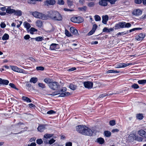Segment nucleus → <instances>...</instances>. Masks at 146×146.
I'll use <instances>...</instances> for the list:
<instances>
[{
    "label": "nucleus",
    "instance_id": "54",
    "mask_svg": "<svg viewBox=\"0 0 146 146\" xmlns=\"http://www.w3.org/2000/svg\"><path fill=\"white\" fill-rule=\"evenodd\" d=\"M44 69V68L42 66H38L36 67V70H43Z\"/></svg>",
    "mask_w": 146,
    "mask_h": 146
},
{
    "label": "nucleus",
    "instance_id": "41",
    "mask_svg": "<svg viewBox=\"0 0 146 146\" xmlns=\"http://www.w3.org/2000/svg\"><path fill=\"white\" fill-rule=\"evenodd\" d=\"M132 88L136 89L139 88V86L137 84L134 83L131 86Z\"/></svg>",
    "mask_w": 146,
    "mask_h": 146
},
{
    "label": "nucleus",
    "instance_id": "48",
    "mask_svg": "<svg viewBox=\"0 0 146 146\" xmlns=\"http://www.w3.org/2000/svg\"><path fill=\"white\" fill-rule=\"evenodd\" d=\"M110 125L111 126H113L115 124V120H112L110 121L109 122Z\"/></svg>",
    "mask_w": 146,
    "mask_h": 146
},
{
    "label": "nucleus",
    "instance_id": "22",
    "mask_svg": "<svg viewBox=\"0 0 146 146\" xmlns=\"http://www.w3.org/2000/svg\"><path fill=\"white\" fill-rule=\"evenodd\" d=\"M146 132L144 130L141 129L138 131V133L139 135L143 137Z\"/></svg>",
    "mask_w": 146,
    "mask_h": 146
},
{
    "label": "nucleus",
    "instance_id": "27",
    "mask_svg": "<svg viewBox=\"0 0 146 146\" xmlns=\"http://www.w3.org/2000/svg\"><path fill=\"white\" fill-rule=\"evenodd\" d=\"M9 38V35L7 33H5L2 37V39L3 40H8Z\"/></svg>",
    "mask_w": 146,
    "mask_h": 146
},
{
    "label": "nucleus",
    "instance_id": "59",
    "mask_svg": "<svg viewBox=\"0 0 146 146\" xmlns=\"http://www.w3.org/2000/svg\"><path fill=\"white\" fill-rule=\"evenodd\" d=\"M116 0H108V1H109L111 4H115Z\"/></svg>",
    "mask_w": 146,
    "mask_h": 146
},
{
    "label": "nucleus",
    "instance_id": "63",
    "mask_svg": "<svg viewBox=\"0 0 146 146\" xmlns=\"http://www.w3.org/2000/svg\"><path fill=\"white\" fill-rule=\"evenodd\" d=\"M98 41H92L90 42V44L93 45V44H98Z\"/></svg>",
    "mask_w": 146,
    "mask_h": 146
},
{
    "label": "nucleus",
    "instance_id": "64",
    "mask_svg": "<svg viewBox=\"0 0 146 146\" xmlns=\"http://www.w3.org/2000/svg\"><path fill=\"white\" fill-rule=\"evenodd\" d=\"M76 69V68L75 67H72L71 68L69 69L68 70V71H73L74 70Z\"/></svg>",
    "mask_w": 146,
    "mask_h": 146
},
{
    "label": "nucleus",
    "instance_id": "45",
    "mask_svg": "<svg viewBox=\"0 0 146 146\" xmlns=\"http://www.w3.org/2000/svg\"><path fill=\"white\" fill-rule=\"evenodd\" d=\"M2 84L7 85L9 83V81L6 80H3Z\"/></svg>",
    "mask_w": 146,
    "mask_h": 146
},
{
    "label": "nucleus",
    "instance_id": "19",
    "mask_svg": "<svg viewBox=\"0 0 146 146\" xmlns=\"http://www.w3.org/2000/svg\"><path fill=\"white\" fill-rule=\"evenodd\" d=\"M71 95V93L68 92L61 93L58 96L60 97H64Z\"/></svg>",
    "mask_w": 146,
    "mask_h": 146
},
{
    "label": "nucleus",
    "instance_id": "16",
    "mask_svg": "<svg viewBox=\"0 0 146 146\" xmlns=\"http://www.w3.org/2000/svg\"><path fill=\"white\" fill-rule=\"evenodd\" d=\"M102 23L104 24H106L108 19V17L107 15L103 16L102 17Z\"/></svg>",
    "mask_w": 146,
    "mask_h": 146
},
{
    "label": "nucleus",
    "instance_id": "46",
    "mask_svg": "<svg viewBox=\"0 0 146 146\" xmlns=\"http://www.w3.org/2000/svg\"><path fill=\"white\" fill-rule=\"evenodd\" d=\"M125 28H129L131 27V25L129 23H126L125 24Z\"/></svg>",
    "mask_w": 146,
    "mask_h": 146
},
{
    "label": "nucleus",
    "instance_id": "56",
    "mask_svg": "<svg viewBox=\"0 0 146 146\" xmlns=\"http://www.w3.org/2000/svg\"><path fill=\"white\" fill-rule=\"evenodd\" d=\"M97 26L96 24H94L93 25L92 30L95 32L97 28Z\"/></svg>",
    "mask_w": 146,
    "mask_h": 146
},
{
    "label": "nucleus",
    "instance_id": "58",
    "mask_svg": "<svg viewBox=\"0 0 146 146\" xmlns=\"http://www.w3.org/2000/svg\"><path fill=\"white\" fill-rule=\"evenodd\" d=\"M67 4L68 6L69 7H71L72 5V2L70 1H68Z\"/></svg>",
    "mask_w": 146,
    "mask_h": 146
},
{
    "label": "nucleus",
    "instance_id": "17",
    "mask_svg": "<svg viewBox=\"0 0 146 146\" xmlns=\"http://www.w3.org/2000/svg\"><path fill=\"white\" fill-rule=\"evenodd\" d=\"M133 14L136 16H139L142 14V11L139 9H136L133 11Z\"/></svg>",
    "mask_w": 146,
    "mask_h": 146
},
{
    "label": "nucleus",
    "instance_id": "49",
    "mask_svg": "<svg viewBox=\"0 0 146 146\" xmlns=\"http://www.w3.org/2000/svg\"><path fill=\"white\" fill-rule=\"evenodd\" d=\"M38 86L39 87H41L42 88H46L45 85L42 83H39L38 84Z\"/></svg>",
    "mask_w": 146,
    "mask_h": 146
},
{
    "label": "nucleus",
    "instance_id": "38",
    "mask_svg": "<svg viewBox=\"0 0 146 146\" xmlns=\"http://www.w3.org/2000/svg\"><path fill=\"white\" fill-rule=\"evenodd\" d=\"M94 17L96 21H98L101 20V18L98 15H95Z\"/></svg>",
    "mask_w": 146,
    "mask_h": 146
},
{
    "label": "nucleus",
    "instance_id": "14",
    "mask_svg": "<svg viewBox=\"0 0 146 146\" xmlns=\"http://www.w3.org/2000/svg\"><path fill=\"white\" fill-rule=\"evenodd\" d=\"M45 47L47 49H50L51 50H56L59 48V46H46Z\"/></svg>",
    "mask_w": 146,
    "mask_h": 146
},
{
    "label": "nucleus",
    "instance_id": "6",
    "mask_svg": "<svg viewBox=\"0 0 146 146\" xmlns=\"http://www.w3.org/2000/svg\"><path fill=\"white\" fill-rule=\"evenodd\" d=\"M84 85L85 88L90 89L93 87V84L92 82L87 81L84 82Z\"/></svg>",
    "mask_w": 146,
    "mask_h": 146
},
{
    "label": "nucleus",
    "instance_id": "23",
    "mask_svg": "<svg viewBox=\"0 0 146 146\" xmlns=\"http://www.w3.org/2000/svg\"><path fill=\"white\" fill-rule=\"evenodd\" d=\"M44 81L48 85H49L52 82V80L49 78H46L44 79Z\"/></svg>",
    "mask_w": 146,
    "mask_h": 146
},
{
    "label": "nucleus",
    "instance_id": "52",
    "mask_svg": "<svg viewBox=\"0 0 146 146\" xmlns=\"http://www.w3.org/2000/svg\"><path fill=\"white\" fill-rule=\"evenodd\" d=\"M94 3L93 2H89L88 4V5L90 7H93L94 5Z\"/></svg>",
    "mask_w": 146,
    "mask_h": 146
},
{
    "label": "nucleus",
    "instance_id": "15",
    "mask_svg": "<svg viewBox=\"0 0 146 146\" xmlns=\"http://www.w3.org/2000/svg\"><path fill=\"white\" fill-rule=\"evenodd\" d=\"M15 12V10L14 9H11V6L7 7V8L6 10V12L7 13L9 14H11L14 13Z\"/></svg>",
    "mask_w": 146,
    "mask_h": 146
},
{
    "label": "nucleus",
    "instance_id": "30",
    "mask_svg": "<svg viewBox=\"0 0 146 146\" xmlns=\"http://www.w3.org/2000/svg\"><path fill=\"white\" fill-rule=\"evenodd\" d=\"M24 25L25 27L27 29H29L31 27L30 24L27 21L25 22L24 23Z\"/></svg>",
    "mask_w": 146,
    "mask_h": 146
},
{
    "label": "nucleus",
    "instance_id": "1",
    "mask_svg": "<svg viewBox=\"0 0 146 146\" xmlns=\"http://www.w3.org/2000/svg\"><path fill=\"white\" fill-rule=\"evenodd\" d=\"M46 15V19H49L55 20L60 21L62 20V17L60 13L56 11H48Z\"/></svg>",
    "mask_w": 146,
    "mask_h": 146
},
{
    "label": "nucleus",
    "instance_id": "40",
    "mask_svg": "<svg viewBox=\"0 0 146 146\" xmlns=\"http://www.w3.org/2000/svg\"><path fill=\"white\" fill-rule=\"evenodd\" d=\"M9 85L12 88L15 89L17 90H19L18 88L16 87L15 85L13 83H10L9 84Z\"/></svg>",
    "mask_w": 146,
    "mask_h": 146
},
{
    "label": "nucleus",
    "instance_id": "24",
    "mask_svg": "<svg viewBox=\"0 0 146 146\" xmlns=\"http://www.w3.org/2000/svg\"><path fill=\"white\" fill-rule=\"evenodd\" d=\"M46 2L50 5H53L55 4L56 1L54 0H47Z\"/></svg>",
    "mask_w": 146,
    "mask_h": 146
},
{
    "label": "nucleus",
    "instance_id": "11",
    "mask_svg": "<svg viewBox=\"0 0 146 146\" xmlns=\"http://www.w3.org/2000/svg\"><path fill=\"white\" fill-rule=\"evenodd\" d=\"M136 136L133 133L130 134L128 137V139L130 141H133L136 139Z\"/></svg>",
    "mask_w": 146,
    "mask_h": 146
},
{
    "label": "nucleus",
    "instance_id": "32",
    "mask_svg": "<svg viewBox=\"0 0 146 146\" xmlns=\"http://www.w3.org/2000/svg\"><path fill=\"white\" fill-rule=\"evenodd\" d=\"M14 14L15 15L20 16L22 15V12L21 10H15V12H14Z\"/></svg>",
    "mask_w": 146,
    "mask_h": 146
},
{
    "label": "nucleus",
    "instance_id": "47",
    "mask_svg": "<svg viewBox=\"0 0 146 146\" xmlns=\"http://www.w3.org/2000/svg\"><path fill=\"white\" fill-rule=\"evenodd\" d=\"M59 94L58 92V91H56L52 93V94H48L47 95L48 96L52 95V96H55L57 94Z\"/></svg>",
    "mask_w": 146,
    "mask_h": 146
},
{
    "label": "nucleus",
    "instance_id": "36",
    "mask_svg": "<svg viewBox=\"0 0 146 146\" xmlns=\"http://www.w3.org/2000/svg\"><path fill=\"white\" fill-rule=\"evenodd\" d=\"M77 23H80L84 21V19L80 17H77Z\"/></svg>",
    "mask_w": 146,
    "mask_h": 146
},
{
    "label": "nucleus",
    "instance_id": "42",
    "mask_svg": "<svg viewBox=\"0 0 146 146\" xmlns=\"http://www.w3.org/2000/svg\"><path fill=\"white\" fill-rule=\"evenodd\" d=\"M65 33L66 36L68 37L71 36H72V35L71 33L67 29L65 30Z\"/></svg>",
    "mask_w": 146,
    "mask_h": 146
},
{
    "label": "nucleus",
    "instance_id": "9",
    "mask_svg": "<svg viewBox=\"0 0 146 146\" xmlns=\"http://www.w3.org/2000/svg\"><path fill=\"white\" fill-rule=\"evenodd\" d=\"M108 0H100L99 2V4L101 6L105 7L108 5Z\"/></svg>",
    "mask_w": 146,
    "mask_h": 146
},
{
    "label": "nucleus",
    "instance_id": "3",
    "mask_svg": "<svg viewBox=\"0 0 146 146\" xmlns=\"http://www.w3.org/2000/svg\"><path fill=\"white\" fill-rule=\"evenodd\" d=\"M32 15L36 18L41 19L42 20L46 19V15L42 13L37 11L34 12L32 13Z\"/></svg>",
    "mask_w": 146,
    "mask_h": 146
},
{
    "label": "nucleus",
    "instance_id": "5",
    "mask_svg": "<svg viewBox=\"0 0 146 146\" xmlns=\"http://www.w3.org/2000/svg\"><path fill=\"white\" fill-rule=\"evenodd\" d=\"M125 22H119L118 23L115 24V29H118L120 28H125Z\"/></svg>",
    "mask_w": 146,
    "mask_h": 146
},
{
    "label": "nucleus",
    "instance_id": "51",
    "mask_svg": "<svg viewBox=\"0 0 146 146\" xmlns=\"http://www.w3.org/2000/svg\"><path fill=\"white\" fill-rule=\"evenodd\" d=\"M28 2L29 3L32 4H35L36 1L35 0H28Z\"/></svg>",
    "mask_w": 146,
    "mask_h": 146
},
{
    "label": "nucleus",
    "instance_id": "62",
    "mask_svg": "<svg viewBox=\"0 0 146 146\" xmlns=\"http://www.w3.org/2000/svg\"><path fill=\"white\" fill-rule=\"evenodd\" d=\"M135 2L137 4H140L141 2L142 1L141 0H135Z\"/></svg>",
    "mask_w": 146,
    "mask_h": 146
},
{
    "label": "nucleus",
    "instance_id": "50",
    "mask_svg": "<svg viewBox=\"0 0 146 146\" xmlns=\"http://www.w3.org/2000/svg\"><path fill=\"white\" fill-rule=\"evenodd\" d=\"M36 143L38 144H41L43 143V141L41 139H37L36 141Z\"/></svg>",
    "mask_w": 146,
    "mask_h": 146
},
{
    "label": "nucleus",
    "instance_id": "8",
    "mask_svg": "<svg viewBox=\"0 0 146 146\" xmlns=\"http://www.w3.org/2000/svg\"><path fill=\"white\" fill-rule=\"evenodd\" d=\"M141 29V28H133L132 29L130 30L129 31H124L123 32H121V35H126V34H128L129 33L131 32L134 31H135L137 30H140V29Z\"/></svg>",
    "mask_w": 146,
    "mask_h": 146
},
{
    "label": "nucleus",
    "instance_id": "33",
    "mask_svg": "<svg viewBox=\"0 0 146 146\" xmlns=\"http://www.w3.org/2000/svg\"><path fill=\"white\" fill-rule=\"evenodd\" d=\"M138 83L140 84L144 85L146 83V80H139L138 81Z\"/></svg>",
    "mask_w": 146,
    "mask_h": 146
},
{
    "label": "nucleus",
    "instance_id": "57",
    "mask_svg": "<svg viewBox=\"0 0 146 146\" xmlns=\"http://www.w3.org/2000/svg\"><path fill=\"white\" fill-rule=\"evenodd\" d=\"M56 113V111H54L53 110H50L48 111L47 112V113L48 114H52L53 113Z\"/></svg>",
    "mask_w": 146,
    "mask_h": 146
},
{
    "label": "nucleus",
    "instance_id": "35",
    "mask_svg": "<svg viewBox=\"0 0 146 146\" xmlns=\"http://www.w3.org/2000/svg\"><path fill=\"white\" fill-rule=\"evenodd\" d=\"M37 31V30L33 27H31L29 30L30 33L32 34H33L34 33Z\"/></svg>",
    "mask_w": 146,
    "mask_h": 146
},
{
    "label": "nucleus",
    "instance_id": "53",
    "mask_svg": "<svg viewBox=\"0 0 146 146\" xmlns=\"http://www.w3.org/2000/svg\"><path fill=\"white\" fill-rule=\"evenodd\" d=\"M58 3L60 5H63L64 2L63 0H58Z\"/></svg>",
    "mask_w": 146,
    "mask_h": 146
},
{
    "label": "nucleus",
    "instance_id": "37",
    "mask_svg": "<svg viewBox=\"0 0 146 146\" xmlns=\"http://www.w3.org/2000/svg\"><path fill=\"white\" fill-rule=\"evenodd\" d=\"M53 135V134H46L44 135V137L46 139L52 137Z\"/></svg>",
    "mask_w": 146,
    "mask_h": 146
},
{
    "label": "nucleus",
    "instance_id": "55",
    "mask_svg": "<svg viewBox=\"0 0 146 146\" xmlns=\"http://www.w3.org/2000/svg\"><path fill=\"white\" fill-rule=\"evenodd\" d=\"M55 141V140L53 139H52L48 141V143L51 145L54 143Z\"/></svg>",
    "mask_w": 146,
    "mask_h": 146
},
{
    "label": "nucleus",
    "instance_id": "21",
    "mask_svg": "<svg viewBox=\"0 0 146 146\" xmlns=\"http://www.w3.org/2000/svg\"><path fill=\"white\" fill-rule=\"evenodd\" d=\"M36 25L39 27H41L42 25V23L41 20H37L36 22Z\"/></svg>",
    "mask_w": 146,
    "mask_h": 146
},
{
    "label": "nucleus",
    "instance_id": "39",
    "mask_svg": "<svg viewBox=\"0 0 146 146\" xmlns=\"http://www.w3.org/2000/svg\"><path fill=\"white\" fill-rule=\"evenodd\" d=\"M69 88L71 90H74L76 89V86L72 84H70L69 85Z\"/></svg>",
    "mask_w": 146,
    "mask_h": 146
},
{
    "label": "nucleus",
    "instance_id": "4",
    "mask_svg": "<svg viewBox=\"0 0 146 146\" xmlns=\"http://www.w3.org/2000/svg\"><path fill=\"white\" fill-rule=\"evenodd\" d=\"M48 86L51 89L56 90L59 88L60 85L58 82L52 81Z\"/></svg>",
    "mask_w": 146,
    "mask_h": 146
},
{
    "label": "nucleus",
    "instance_id": "43",
    "mask_svg": "<svg viewBox=\"0 0 146 146\" xmlns=\"http://www.w3.org/2000/svg\"><path fill=\"white\" fill-rule=\"evenodd\" d=\"M71 21L73 22L77 23V17H72L71 18Z\"/></svg>",
    "mask_w": 146,
    "mask_h": 146
},
{
    "label": "nucleus",
    "instance_id": "34",
    "mask_svg": "<svg viewBox=\"0 0 146 146\" xmlns=\"http://www.w3.org/2000/svg\"><path fill=\"white\" fill-rule=\"evenodd\" d=\"M66 90V88L65 87H63L60 90H58L59 94H60L62 93H64Z\"/></svg>",
    "mask_w": 146,
    "mask_h": 146
},
{
    "label": "nucleus",
    "instance_id": "61",
    "mask_svg": "<svg viewBox=\"0 0 146 146\" xmlns=\"http://www.w3.org/2000/svg\"><path fill=\"white\" fill-rule=\"evenodd\" d=\"M72 143L70 142H68L66 144V146H72Z\"/></svg>",
    "mask_w": 146,
    "mask_h": 146
},
{
    "label": "nucleus",
    "instance_id": "7",
    "mask_svg": "<svg viewBox=\"0 0 146 146\" xmlns=\"http://www.w3.org/2000/svg\"><path fill=\"white\" fill-rule=\"evenodd\" d=\"M145 37V35L142 33H140L135 36V38L137 41L142 40Z\"/></svg>",
    "mask_w": 146,
    "mask_h": 146
},
{
    "label": "nucleus",
    "instance_id": "25",
    "mask_svg": "<svg viewBox=\"0 0 146 146\" xmlns=\"http://www.w3.org/2000/svg\"><path fill=\"white\" fill-rule=\"evenodd\" d=\"M33 39L37 41H42L44 39L43 37L40 36L33 38Z\"/></svg>",
    "mask_w": 146,
    "mask_h": 146
},
{
    "label": "nucleus",
    "instance_id": "26",
    "mask_svg": "<svg viewBox=\"0 0 146 146\" xmlns=\"http://www.w3.org/2000/svg\"><path fill=\"white\" fill-rule=\"evenodd\" d=\"M22 99L24 101H26L28 102H32L30 98L27 97L23 96L22 97Z\"/></svg>",
    "mask_w": 146,
    "mask_h": 146
},
{
    "label": "nucleus",
    "instance_id": "20",
    "mask_svg": "<svg viewBox=\"0 0 146 146\" xmlns=\"http://www.w3.org/2000/svg\"><path fill=\"white\" fill-rule=\"evenodd\" d=\"M113 29L112 28L108 29V28L106 27L103 29V31L104 32L109 33L113 31Z\"/></svg>",
    "mask_w": 146,
    "mask_h": 146
},
{
    "label": "nucleus",
    "instance_id": "29",
    "mask_svg": "<svg viewBox=\"0 0 146 146\" xmlns=\"http://www.w3.org/2000/svg\"><path fill=\"white\" fill-rule=\"evenodd\" d=\"M104 134L105 136L107 137H109L111 136V132L109 131H104Z\"/></svg>",
    "mask_w": 146,
    "mask_h": 146
},
{
    "label": "nucleus",
    "instance_id": "12",
    "mask_svg": "<svg viewBox=\"0 0 146 146\" xmlns=\"http://www.w3.org/2000/svg\"><path fill=\"white\" fill-rule=\"evenodd\" d=\"M70 31L74 35H78V30L74 27H71L70 28Z\"/></svg>",
    "mask_w": 146,
    "mask_h": 146
},
{
    "label": "nucleus",
    "instance_id": "60",
    "mask_svg": "<svg viewBox=\"0 0 146 146\" xmlns=\"http://www.w3.org/2000/svg\"><path fill=\"white\" fill-rule=\"evenodd\" d=\"M94 31L92 30L88 33V35L89 36L93 34L94 33Z\"/></svg>",
    "mask_w": 146,
    "mask_h": 146
},
{
    "label": "nucleus",
    "instance_id": "13",
    "mask_svg": "<svg viewBox=\"0 0 146 146\" xmlns=\"http://www.w3.org/2000/svg\"><path fill=\"white\" fill-rule=\"evenodd\" d=\"M46 125H42L39 126L37 128L38 131L40 132H43L44 130L46 129L45 126Z\"/></svg>",
    "mask_w": 146,
    "mask_h": 146
},
{
    "label": "nucleus",
    "instance_id": "31",
    "mask_svg": "<svg viewBox=\"0 0 146 146\" xmlns=\"http://www.w3.org/2000/svg\"><path fill=\"white\" fill-rule=\"evenodd\" d=\"M136 117L137 119L140 120L142 119L143 117V114L140 113L136 114Z\"/></svg>",
    "mask_w": 146,
    "mask_h": 146
},
{
    "label": "nucleus",
    "instance_id": "44",
    "mask_svg": "<svg viewBox=\"0 0 146 146\" xmlns=\"http://www.w3.org/2000/svg\"><path fill=\"white\" fill-rule=\"evenodd\" d=\"M110 95L107 93H104L101 94L99 96V98H101L106 97V96H108L109 95Z\"/></svg>",
    "mask_w": 146,
    "mask_h": 146
},
{
    "label": "nucleus",
    "instance_id": "18",
    "mask_svg": "<svg viewBox=\"0 0 146 146\" xmlns=\"http://www.w3.org/2000/svg\"><path fill=\"white\" fill-rule=\"evenodd\" d=\"M96 142L100 144H102L104 143L105 141L103 138L100 137L96 139Z\"/></svg>",
    "mask_w": 146,
    "mask_h": 146
},
{
    "label": "nucleus",
    "instance_id": "2",
    "mask_svg": "<svg viewBox=\"0 0 146 146\" xmlns=\"http://www.w3.org/2000/svg\"><path fill=\"white\" fill-rule=\"evenodd\" d=\"M76 131L81 134L89 136L92 135V131L85 125H79L76 126Z\"/></svg>",
    "mask_w": 146,
    "mask_h": 146
},
{
    "label": "nucleus",
    "instance_id": "10",
    "mask_svg": "<svg viewBox=\"0 0 146 146\" xmlns=\"http://www.w3.org/2000/svg\"><path fill=\"white\" fill-rule=\"evenodd\" d=\"M12 70L17 72H22L23 70L20 69L15 66H10Z\"/></svg>",
    "mask_w": 146,
    "mask_h": 146
},
{
    "label": "nucleus",
    "instance_id": "28",
    "mask_svg": "<svg viewBox=\"0 0 146 146\" xmlns=\"http://www.w3.org/2000/svg\"><path fill=\"white\" fill-rule=\"evenodd\" d=\"M38 81V78H37L32 77L30 80V82L34 84L36 83Z\"/></svg>",
    "mask_w": 146,
    "mask_h": 146
}]
</instances>
